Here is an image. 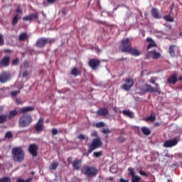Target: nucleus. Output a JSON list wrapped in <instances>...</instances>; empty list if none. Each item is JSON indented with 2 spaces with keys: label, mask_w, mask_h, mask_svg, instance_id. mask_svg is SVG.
Masks as SVG:
<instances>
[{
  "label": "nucleus",
  "mask_w": 182,
  "mask_h": 182,
  "mask_svg": "<svg viewBox=\"0 0 182 182\" xmlns=\"http://www.w3.org/2000/svg\"><path fill=\"white\" fill-rule=\"evenodd\" d=\"M151 83H153V85H155L156 88H154L151 85H149V84H146L144 85L145 89L141 88V92H139V95H140L141 96H142V95H145V93H159V95H160V93L161 92V89L159 87V85L158 83H155V79L154 78V77H151V80H150Z\"/></svg>",
  "instance_id": "f257e3e1"
},
{
  "label": "nucleus",
  "mask_w": 182,
  "mask_h": 182,
  "mask_svg": "<svg viewBox=\"0 0 182 182\" xmlns=\"http://www.w3.org/2000/svg\"><path fill=\"white\" fill-rule=\"evenodd\" d=\"M11 154L14 162L21 163L24 161V151L21 146L14 147L11 150Z\"/></svg>",
  "instance_id": "f03ea898"
},
{
  "label": "nucleus",
  "mask_w": 182,
  "mask_h": 182,
  "mask_svg": "<svg viewBox=\"0 0 182 182\" xmlns=\"http://www.w3.org/2000/svg\"><path fill=\"white\" fill-rule=\"evenodd\" d=\"M81 172L87 178H93L97 176L98 171L96 167L87 165L84 166V168L81 170Z\"/></svg>",
  "instance_id": "7ed1b4c3"
},
{
  "label": "nucleus",
  "mask_w": 182,
  "mask_h": 182,
  "mask_svg": "<svg viewBox=\"0 0 182 182\" xmlns=\"http://www.w3.org/2000/svg\"><path fill=\"white\" fill-rule=\"evenodd\" d=\"M33 121L32 117L31 114H23L18 121V124L21 128H26L30 126Z\"/></svg>",
  "instance_id": "20e7f679"
},
{
  "label": "nucleus",
  "mask_w": 182,
  "mask_h": 182,
  "mask_svg": "<svg viewBox=\"0 0 182 182\" xmlns=\"http://www.w3.org/2000/svg\"><path fill=\"white\" fill-rule=\"evenodd\" d=\"M54 39H49L46 38H40L36 42V46L39 48H44L47 43H54Z\"/></svg>",
  "instance_id": "39448f33"
},
{
  "label": "nucleus",
  "mask_w": 182,
  "mask_h": 182,
  "mask_svg": "<svg viewBox=\"0 0 182 182\" xmlns=\"http://www.w3.org/2000/svg\"><path fill=\"white\" fill-rule=\"evenodd\" d=\"M132 48L131 40L127 38L122 41L120 49L123 53H128Z\"/></svg>",
  "instance_id": "423d86ee"
},
{
  "label": "nucleus",
  "mask_w": 182,
  "mask_h": 182,
  "mask_svg": "<svg viewBox=\"0 0 182 182\" xmlns=\"http://www.w3.org/2000/svg\"><path fill=\"white\" fill-rule=\"evenodd\" d=\"M102 146V142L100 139H93L92 144L89 146L88 154H90L92 152L97 149L100 148Z\"/></svg>",
  "instance_id": "0eeeda50"
},
{
  "label": "nucleus",
  "mask_w": 182,
  "mask_h": 182,
  "mask_svg": "<svg viewBox=\"0 0 182 182\" xmlns=\"http://www.w3.org/2000/svg\"><path fill=\"white\" fill-rule=\"evenodd\" d=\"M11 75L9 73L3 71L0 73V82L1 83H6L11 80Z\"/></svg>",
  "instance_id": "6e6552de"
},
{
  "label": "nucleus",
  "mask_w": 182,
  "mask_h": 182,
  "mask_svg": "<svg viewBox=\"0 0 182 182\" xmlns=\"http://www.w3.org/2000/svg\"><path fill=\"white\" fill-rule=\"evenodd\" d=\"M38 146L36 144H31L28 146V152L33 157L38 156Z\"/></svg>",
  "instance_id": "1a4fd4ad"
},
{
  "label": "nucleus",
  "mask_w": 182,
  "mask_h": 182,
  "mask_svg": "<svg viewBox=\"0 0 182 182\" xmlns=\"http://www.w3.org/2000/svg\"><path fill=\"white\" fill-rule=\"evenodd\" d=\"M100 63H101V61L100 60L96 58H92L89 61L88 65L93 70H97Z\"/></svg>",
  "instance_id": "9d476101"
},
{
  "label": "nucleus",
  "mask_w": 182,
  "mask_h": 182,
  "mask_svg": "<svg viewBox=\"0 0 182 182\" xmlns=\"http://www.w3.org/2000/svg\"><path fill=\"white\" fill-rule=\"evenodd\" d=\"M178 143V141L177 139H173L171 140H166L165 141L164 144V147L165 148H172L176 146Z\"/></svg>",
  "instance_id": "9b49d317"
},
{
  "label": "nucleus",
  "mask_w": 182,
  "mask_h": 182,
  "mask_svg": "<svg viewBox=\"0 0 182 182\" xmlns=\"http://www.w3.org/2000/svg\"><path fill=\"white\" fill-rule=\"evenodd\" d=\"M125 84L123 85V89H124V90L129 91L130 90L131 87H132V86H134V81L132 79L128 78L125 80Z\"/></svg>",
  "instance_id": "f8f14e48"
},
{
  "label": "nucleus",
  "mask_w": 182,
  "mask_h": 182,
  "mask_svg": "<svg viewBox=\"0 0 182 182\" xmlns=\"http://www.w3.org/2000/svg\"><path fill=\"white\" fill-rule=\"evenodd\" d=\"M11 58L9 56H4L1 60H0V66H2L3 68H7L10 63Z\"/></svg>",
  "instance_id": "ddd939ff"
},
{
  "label": "nucleus",
  "mask_w": 182,
  "mask_h": 182,
  "mask_svg": "<svg viewBox=\"0 0 182 182\" xmlns=\"http://www.w3.org/2000/svg\"><path fill=\"white\" fill-rule=\"evenodd\" d=\"M43 128V119L40 118L38 123L35 125L36 132L40 133L42 132Z\"/></svg>",
  "instance_id": "4468645a"
},
{
  "label": "nucleus",
  "mask_w": 182,
  "mask_h": 182,
  "mask_svg": "<svg viewBox=\"0 0 182 182\" xmlns=\"http://www.w3.org/2000/svg\"><path fill=\"white\" fill-rule=\"evenodd\" d=\"M82 159H75L72 163L73 169L76 171H79L82 166Z\"/></svg>",
  "instance_id": "2eb2a0df"
},
{
  "label": "nucleus",
  "mask_w": 182,
  "mask_h": 182,
  "mask_svg": "<svg viewBox=\"0 0 182 182\" xmlns=\"http://www.w3.org/2000/svg\"><path fill=\"white\" fill-rule=\"evenodd\" d=\"M108 114H109V111H108V109L106 107H101L97 112V116H100V117H106L108 115Z\"/></svg>",
  "instance_id": "dca6fc26"
},
{
  "label": "nucleus",
  "mask_w": 182,
  "mask_h": 182,
  "mask_svg": "<svg viewBox=\"0 0 182 182\" xmlns=\"http://www.w3.org/2000/svg\"><path fill=\"white\" fill-rule=\"evenodd\" d=\"M38 18V14L37 13L32 14L28 16H24L23 18V21H32V20H36Z\"/></svg>",
  "instance_id": "f3484780"
},
{
  "label": "nucleus",
  "mask_w": 182,
  "mask_h": 182,
  "mask_svg": "<svg viewBox=\"0 0 182 182\" xmlns=\"http://www.w3.org/2000/svg\"><path fill=\"white\" fill-rule=\"evenodd\" d=\"M168 83L171 85H176L178 82L177 74L176 73H173L171 76L168 79Z\"/></svg>",
  "instance_id": "a211bd4d"
},
{
  "label": "nucleus",
  "mask_w": 182,
  "mask_h": 182,
  "mask_svg": "<svg viewBox=\"0 0 182 182\" xmlns=\"http://www.w3.org/2000/svg\"><path fill=\"white\" fill-rule=\"evenodd\" d=\"M18 114V112L15 109L14 110H11L9 111L8 115H7V118L9 120L12 119L14 118H15Z\"/></svg>",
  "instance_id": "6ab92c4d"
},
{
  "label": "nucleus",
  "mask_w": 182,
  "mask_h": 182,
  "mask_svg": "<svg viewBox=\"0 0 182 182\" xmlns=\"http://www.w3.org/2000/svg\"><path fill=\"white\" fill-rule=\"evenodd\" d=\"M146 41L150 42L149 44L148 45V46H147V50L148 51L152 47H157V45H156V42L151 38H147Z\"/></svg>",
  "instance_id": "aec40b11"
},
{
  "label": "nucleus",
  "mask_w": 182,
  "mask_h": 182,
  "mask_svg": "<svg viewBox=\"0 0 182 182\" xmlns=\"http://www.w3.org/2000/svg\"><path fill=\"white\" fill-rule=\"evenodd\" d=\"M151 14L154 18L159 19L161 18V14H159L158 9L156 8L152 9Z\"/></svg>",
  "instance_id": "412c9836"
},
{
  "label": "nucleus",
  "mask_w": 182,
  "mask_h": 182,
  "mask_svg": "<svg viewBox=\"0 0 182 182\" xmlns=\"http://www.w3.org/2000/svg\"><path fill=\"white\" fill-rule=\"evenodd\" d=\"M34 111L33 107H24L20 109L21 114H25L26 112H30Z\"/></svg>",
  "instance_id": "4be33fe9"
},
{
  "label": "nucleus",
  "mask_w": 182,
  "mask_h": 182,
  "mask_svg": "<svg viewBox=\"0 0 182 182\" xmlns=\"http://www.w3.org/2000/svg\"><path fill=\"white\" fill-rule=\"evenodd\" d=\"M70 75L76 77V76H80V75H81V70L77 68H73L71 70Z\"/></svg>",
  "instance_id": "5701e85b"
},
{
  "label": "nucleus",
  "mask_w": 182,
  "mask_h": 182,
  "mask_svg": "<svg viewBox=\"0 0 182 182\" xmlns=\"http://www.w3.org/2000/svg\"><path fill=\"white\" fill-rule=\"evenodd\" d=\"M149 54H151L154 59H159L161 57V53L156 50L149 52Z\"/></svg>",
  "instance_id": "b1692460"
},
{
  "label": "nucleus",
  "mask_w": 182,
  "mask_h": 182,
  "mask_svg": "<svg viewBox=\"0 0 182 182\" xmlns=\"http://www.w3.org/2000/svg\"><path fill=\"white\" fill-rule=\"evenodd\" d=\"M127 53H131L132 55H134V56H139L141 54L139 50H137L136 48H131Z\"/></svg>",
  "instance_id": "393cba45"
},
{
  "label": "nucleus",
  "mask_w": 182,
  "mask_h": 182,
  "mask_svg": "<svg viewBox=\"0 0 182 182\" xmlns=\"http://www.w3.org/2000/svg\"><path fill=\"white\" fill-rule=\"evenodd\" d=\"M58 166L59 164L58 163V161H55L52 164H50L49 169L50 171H55Z\"/></svg>",
  "instance_id": "a878e982"
},
{
  "label": "nucleus",
  "mask_w": 182,
  "mask_h": 182,
  "mask_svg": "<svg viewBox=\"0 0 182 182\" xmlns=\"http://www.w3.org/2000/svg\"><path fill=\"white\" fill-rule=\"evenodd\" d=\"M122 114L124 116H127V117H129L131 119L134 118V113L132 112H130L129 110H123Z\"/></svg>",
  "instance_id": "bb28decb"
},
{
  "label": "nucleus",
  "mask_w": 182,
  "mask_h": 182,
  "mask_svg": "<svg viewBox=\"0 0 182 182\" xmlns=\"http://www.w3.org/2000/svg\"><path fill=\"white\" fill-rule=\"evenodd\" d=\"M28 38V36L26 33H22L18 37V39L20 41H24Z\"/></svg>",
  "instance_id": "cd10ccee"
},
{
  "label": "nucleus",
  "mask_w": 182,
  "mask_h": 182,
  "mask_svg": "<svg viewBox=\"0 0 182 182\" xmlns=\"http://www.w3.org/2000/svg\"><path fill=\"white\" fill-rule=\"evenodd\" d=\"M141 132L145 136H149L151 134V131L147 127H142Z\"/></svg>",
  "instance_id": "c85d7f7f"
},
{
  "label": "nucleus",
  "mask_w": 182,
  "mask_h": 182,
  "mask_svg": "<svg viewBox=\"0 0 182 182\" xmlns=\"http://www.w3.org/2000/svg\"><path fill=\"white\" fill-rule=\"evenodd\" d=\"M19 18H20L19 16H18V14H15L11 21L12 26L16 25Z\"/></svg>",
  "instance_id": "c756f323"
},
{
  "label": "nucleus",
  "mask_w": 182,
  "mask_h": 182,
  "mask_svg": "<svg viewBox=\"0 0 182 182\" xmlns=\"http://www.w3.org/2000/svg\"><path fill=\"white\" fill-rule=\"evenodd\" d=\"M175 48H176V46L174 45H172L169 47V53L170 55L172 56V57H174L175 56Z\"/></svg>",
  "instance_id": "7c9ffc66"
},
{
  "label": "nucleus",
  "mask_w": 182,
  "mask_h": 182,
  "mask_svg": "<svg viewBox=\"0 0 182 182\" xmlns=\"http://www.w3.org/2000/svg\"><path fill=\"white\" fill-rule=\"evenodd\" d=\"M171 11L170 12V14L168 15H166L164 17V18L169 22H173L174 21V18L173 17H171Z\"/></svg>",
  "instance_id": "2f4dec72"
},
{
  "label": "nucleus",
  "mask_w": 182,
  "mask_h": 182,
  "mask_svg": "<svg viewBox=\"0 0 182 182\" xmlns=\"http://www.w3.org/2000/svg\"><path fill=\"white\" fill-rule=\"evenodd\" d=\"M8 117L6 114L0 115V124H4L7 121Z\"/></svg>",
  "instance_id": "473e14b6"
},
{
  "label": "nucleus",
  "mask_w": 182,
  "mask_h": 182,
  "mask_svg": "<svg viewBox=\"0 0 182 182\" xmlns=\"http://www.w3.org/2000/svg\"><path fill=\"white\" fill-rule=\"evenodd\" d=\"M32 180H33V178H32V177L28 178H27V179H26V180L19 178L17 179L16 182H31Z\"/></svg>",
  "instance_id": "72a5a7b5"
},
{
  "label": "nucleus",
  "mask_w": 182,
  "mask_h": 182,
  "mask_svg": "<svg viewBox=\"0 0 182 182\" xmlns=\"http://www.w3.org/2000/svg\"><path fill=\"white\" fill-rule=\"evenodd\" d=\"M4 138L8 139H12L13 138L12 132H10V131L7 132L6 134H5V136H4Z\"/></svg>",
  "instance_id": "f704fd0d"
},
{
  "label": "nucleus",
  "mask_w": 182,
  "mask_h": 182,
  "mask_svg": "<svg viewBox=\"0 0 182 182\" xmlns=\"http://www.w3.org/2000/svg\"><path fill=\"white\" fill-rule=\"evenodd\" d=\"M117 141L118 143L119 144H123L126 141V138H124V136H119L117 139Z\"/></svg>",
  "instance_id": "c9c22d12"
},
{
  "label": "nucleus",
  "mask_w": 182,
  "mask_h": 182,
  "mask_svg": "<svg viewBox=\"0 0 182 182\" xmlns=\"http://www.w3.org/2000/svg\"><path fill=\"white\" fill-rule=\"evenodd\" d=\"M0 182H11V178L8 176H4L0 178Z\"/></svg>",
  "instance_id": "e433bc0d"
},
{
  "label": "nucleus",
  "mask_w": 182,
  "mask_h": 182,
  "mask_svg": "<svg viewBox=\"0 0 182 182\" xmlns=\"http://www.w3.org/2000/svg\"><path fill=\"white\" fill-rule=\"evenodd\" d=\"M141 178L138 176H134L132 177V182H139Z\"/></svg>",
  "instance_id": "4c0bfd02"
},
{
  "label": "nucleus",
  "mask_w": 182,
  "mask_h": 182,
  "mask_svg": "<svg viewBox=\"0 0 182 182\" xmlns=\"http://www.w3.org/2000/svg\"><path fill=\"white\" fill-rule=\"evenodd\" d=\"M93 155H94V157H95V158H100L102 155V151H95V152H94Z\"/></svg>",
  "instance_id": "58836bf2"
},
{
  "label": "nucleus",
  "mask_w": 182,
  "mask_h": 182,
  "mask_svg": "<svg viewBox=\"0 0 182 182\" xmlns=\"http://www.w3.org/2000/svg\"><path fill=\"white\" fill-rule=\"evenodd\" d=\"M129 172V174L134 177V176H136L135 175V171H134V169L133 168H129L128 169Z\"/></svg>",
  "instance_id": "ea45409f"
},
{
  "label": "nucleus",
  "mask_w": 182,
  "mask_h": 182,
  "mask_svg": "<svg viewBox=\"0 0 182 182\" xmlns=\"http://www.w3.org/2000/svg\"><path fill=\"white\" fill-rule=\"evenodd\" d=\"M102 133L104 134H111V130H109V129H103L102 130Z\"/></svg>",
  "instance_id": "a19ab883"
},
{
  "label": "nucleus",
  "mask_w": 182,
  "mask_h": 182,
  "mask_svg": "<svg viewBox=\"0 0 182 182\" xmlns=\"http://www.w3.org/2000/svg\"><path fill=\"white\" fill-rule=\"evenodd\" d=\"M104 127H105V123L104 122H98V123L96 124V127L97 128H102Z\"/></svg>",
  "instance_id": "79ce46f5"
},
{
  "label": "nucleus",
  "mask_w": 182,
  "mask_h": 182,
  "mask_svg": "<svg viewBox=\"0 0 182 182\" xmlns=\"http://www.w3.org/2000/svg\"><path fill=\"white\" fill-rule=\"evenodd\" d=\"M16 12V14H18V16H19V14H22V10L19 6L17 7Z\"/></svg>",
  "instance_id": "37998d69"
},
{
  "label": "nucleus",
  "mask_w": 182,
  "mask_h": 182,
  "mask_svg": "<svg viewBox=\"0 0 182 182\" xmlns=\"http://www.w3.org/2000/svg\"><path fill=\"white\" fill-rule=\"evenodd\" d=\"M77 139H80V140H82V141H84L86 139V137L85 136V135L83 134H80L78 136H77ZM88 139V138H87V140Z\"/></svg>",
  "instance_id": "c03bdc74"
},
{
  "label": "nucleus",
  "mask_w": 182,
  "mask_h": 182,
  "mask_svg": "<svg viewBox=\"0 0 182 182\" xmlns=\"http://www.w3.org/2000/svg\"><path fill=\"white\" fill-rule=\"evenodd\" d=\"M23 68L25 69H28L29 68V62L28 60H25L23 62Z\"/></svg>",
  "instance_id": "a18cd8bd"
},
{
  "label": "nucleus",
  "mask_w": 182,
  "mask_h": 182,
  "mask_svg": "<svg viewBox=\"0 0 182 182\" xmlns=\"http://www.w3.org/2000/svg\"><path fill=\"white\" fill-rule=\"evenodd\" d=\"M4 44V39L2 34L0 33V46H3Z\"/></svg>",
  "instance_id": "49530a36"
},
{
  "label": "nucleus",
  "mask_w": 182,
  "mask_h": 182,
  "mask_svg": "<svg viewBox=\"0 0 182 182\" xmlns=\"http://www.w3.org/2000/svg\"><path fill=\"white\" fill-rule=\"evenodd\" d=\"M18 93H20V91H13L11 92V95L12 97H16V96H17V95H18Z\"/></svg>",
  "instance_id": "de8ad7c7"
},
{
  "label": "nucleus",
  "mask_w": 182,
  "mask_h": 182,
  "mask_svg": "<svg viewBox=\"0 0 182 182\" xmlns=\"http://www.w3.org/2000/svg\"><path fill=\"white\" fill-rule=\"evenodd\" d=\"M19 63V59L18 58H16V59L12 60V65H18Z\"/></svg>",
  "instance_id": "09e8293b"
},
{
  "label": "nucleus",
  "mask_w": 182,
  "mask_h": 182,
  "mask_svg": "<svg viewBox=\"0 0 182 182\" xmlns=\"http://www.w3.org/2000/svg\"><path fill=\"white\" fill-rule=\"evenodd\" d=\"M139 173L143 176H145V177H147L149 176L148 173H146V172L143 171H139Z\"/></svg>",
  "instance_id": "8fccbe9b"
},
{
  "label": "nucleus",
  "mask_w": 182,
  "mask_h": 182,
  "mask_svg": "<svg viewBox=\"0 0 182 182\" xmlns=\"http://www.w3.org/2000/svg\"><path fill=\"white\" fill-rule=\"evenodd\" d=\"M28 75H29V73H28V71H24L23 73V75L22 76H23V77H28Z\"/></svg>",
  "instance_id": "3c124183"
},
{
  "label": "nucleus",
  "mask_w": 182,
  "mask_h": 182,
  "mask_svg": "<svg viewBox=\"0 0 182 182\" xmlns=\"http://www.w3.org/2000/svg\"><path fill=\"white\" fill-rule=\"evenodd\" d=\"M149 120L150 122H154V121L156 120V117H155L154 116H150V117H149Z\"/></svg>",
  "instance_id": "603ef678"
},
{
  "label": "nucleus",
  "mask_w": 182,
  "mask_h": 182,
  "mask_svg": "<svg viewBox=\"0 0 182 182\" xmlns=\"http://www.w3.org/2000/svg\"><path fill=\"white\" fill-rule=\"evenodd\" d=\"M16 105H22L23 102L21 101L20 99L16 98Z\"/></svg>",
  "instance_id": "864d4df0"
},
{
  "label": "nucleus",
  "mask_w": 182,
  "mask_h": 182,
  "mask_svg": "<svg viewBox=\"0 0 182 182\" xmlns=\"http://www.w3.org/2000/svg\"><path fill=\"white\" fill-rule=\"evenodd\" d=\"M52 134H53V135H57L58 134L57 129H52Z\"/></svg>",
  "instance_id": "5fc2aeb1"
},
{
  "label": "nucleus",
  "mask_w": 182,
  "mask_h": 182,
  "mask_svg": "<svg viewBox=\"0 0 182 182\" xmlns=\"http://www.w3.org/2000/svg\"><path fill=\"white\" fill-rule=\"evenodd\" d=\"M56 1H57V0H47V2L50 4H53L55 3Z\"/></svg>",
  "instance_id": "6e6d98bb"
},
{
  "label": "nucleus",
  "mask_w": 182,
  "mask_h": 182,
  "mask_svg": "<svg viewBox=\"0 0 182 182\" xmlns=\"http://www.w3.org/2000/svg\"><path fill=\"white\" fill-rule=\"evenodd\" d=\"M72 160H73V158L71 156H69L67 159L68 162L69 164H72Z\"/></svg>",
  "instance_id": "4d7b16f0"
},
{
  "label": "nucleus",
  "mask_w": 182,
  "mask_h": 182,
  "mask_svg": "<svg viewBox=\"0 0 182 182\" xmlns=\"http://www.w3.org/2000/svg\"><path fill=\"white\" fill-rule=\"evenodd\" d=\"M62 13H63V15H65V14H67V10H66V9H63L62 10Z\"/></svg>",
  "instance_id": "13d9d810"
},
{
  "label": "nucleus",
  "mask_w": 182,
  "mask_h": 182,
  "mask_svg": "<svg viewBox=\"0 0 182 182\" xmlns=\"http://www.w3.org/2000/svg\"><path fill=\"white\" fill-rule=\"evenodd\" d=\"M92 137H97V132H93V133L92 134Z\"/></svg>",
  "instance_id": "bf43d9fd"
},
{
  "label": "nucleus",
  "mask_w": 182,
  "mask_h": 182,
  "mask_svg": "<svg viewBox=\"0 0 182 182\" xmlns=\"http://www.w3.org/2000/svg\"><path fill=\"white\" fill-rule=\"evenodd\" d=\"M120 182H129V180H126L124 178H120Z\"/></svg>",
  "instance_id": "052dcab7"
},
{
  "label": "nucleus",
  "mask_w": 182,
  "mask_h": 182,
  "mask_svg": "<svg viewBox=\"0 0 182 182\" xmlns=\"http://www.w3.org/2000/svg\"><path fill=\"white\" fill-rule=\"evenodd\" d=\"M126 59H127V58H122L118 59V60H117V62H122V60H126Z\"/></svg>",
  "instance_id": "680f3d73"
},
{
  "label": "nucleus",
  "mask_w": 182,
  "mask_h": 182,
  "mask_svg": "<svg viewBox=\"0 0 182 182\" xmlns=\"http://www.w3.org/2000/svg\"><path fill=\"white\" fill-rule=\"evenodd\" d=\"M173 7H174V4H173L171 6V13H172V10H173Z\"/></svg>",
  "instance_id": "e2e57ef3"
},
{
  "label": "nucleus",
  "mask_w": 182,
  "mask_h": 182,
  "mask_svg": "<svg viewBox=\"0 0 182 182\" xmlns=\"http://www.w3.org/2000/svg\"><path fill=\"white\" fill-rule=\"evenodd\" d=\"M159 126H160V123L159 122L155 123V127H159Z\"/></svg>",
  "instance_id": "0e129e2a"
},
{
  "label": "nucleus",
  "mask_w": 182,
  "mask_h": 182,
  "mask_svg": "<svg viewBox=\"0 0 182 182\" xmlns=\"http://www.w3.org/2000/svg\"><path fill=\"white\" fill-rule=\"evenodd\" d=\"M3 109H4V107L2 106H0V113L2 112Z\"/></svg>",
  "instance_id": "69168bd1"
},
{
  "label": "nucleus",
  "mask_w": 182,
  "mask_h": 182,
  "mask_svg": "<svg viewBox=\"0 0 182 182\" xmlns=\"http://www.w3.org/2000/svg\"><path fill=\"white\" fill-rule=\"evenodd\" d=\"M4 52H5V53H9V52H10V50L6 49V50H4Z\"/></svg>",
  "instance_id": "338daca9"
},
{
  "label": "nucleus",
  "mask_w": 182,
  "mask_h": 182,
  "mask_svg": "<svg viewBox=\"0 0 182 182\" xmlns=\"http://www.w3.org/2000/svg\"><path fill=\"white\" fill-rule=\"evenodd\" d=\"M178 80L181 81L182 80V77H180L179 79H178Z\"/></svg>",
  "instance_id": "774afa93"
}]
</instances>
